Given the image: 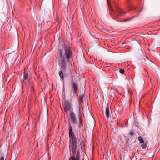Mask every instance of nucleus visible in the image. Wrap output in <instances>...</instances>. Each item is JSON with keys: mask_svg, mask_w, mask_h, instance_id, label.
Wrapping results in <instances>:
<instances>
[{"mask_svg": "<svg viewBox=\"0 0 160 160\" xmlns=\"http://www.w3.org/2000/svg\"><path fill=\"white\" fill-rule=\"evenodd\" d=\"M57 56L59 59V64L61 69V70L59 72V75L61 80L63 81L64 80V76H65L67 75L66 72L68 62H69L70 60L72 59V52L69 46H66L62 48L59 45Z\"/></svg>", "mask_w": 160, "mask_h": 160, "instance_id": "f257e3e1", "label": "nucleus"}, {"mask_svg": "<svg viewBox=\"0 0 160 160\" xmlns=\"http://www.w3.org/2000/svg\"><path fill=\"white\" fill-rule=\"evenodd\" d=\"M118 92V93L119 94H120V95L121 94V93H120L119 92Z\"/></svg>", "mask_w": 160, "mask_h": 160, "instance_id": "b1692460", "label": "nucleus"}, {"mask_svg": "<svg viewBox=\"0 0 160 160\" xmlns=\"http://www.w3.org/2000/svg\"><path fill=\"white\" fill-rule=\"evenodd\" d=\"M32 73L31 72L24 70L23 72V82L25 83H27V81L29 82L32 78Z\"/></svg>", "mask_w": 160, "mask_h": 160, "instance_id": "39448f33", "label": "nucleus"}, {"mask_svg": "<svg viewBox=\"0 0 160 160\" xmlns=\"http://www.w3.org/2000/svg\"><path fill=\"white\" fill-rule=\"evenodd\" d=\"M105 114L107 118H108L111 117V114L110 112L109 108L108 107H107L106 109Z\"/></svg>", "mask_w": 160, "mask_h": 160, "instance_id": "9d476101", "label": "nucleus"}, {"mask_svg": "<svg viewBox=\"0 0 160 160\" xmlns=\"http://www.w3.org/2000/svg\"><path fill=\"white\" fill-rule=\"evenodd\" d=\"M0 160H4V157H2L0 158Z\"/></svg>", "mask_w": 160, "mask_h": 160, "instance_id": "aec40b11", "label": "nucleus"}, {"mask_svg": "<svg viewBox=\"0 0 160 160\" xmlns=\"http://www.w3.org/2000/svg\"><path fill=\"white\" fill-rule=\"evenodd\" d=\"M141 57H142V58L143 57H144V56H143L142 55H141Z\"/></svg>", "mask_w": 160, "mask_h": 160, "instance_id": "5701e85b", "label": "nucleus"}, {"mask_svg": "<svg viewBox=\"0 0 160 160\" xmlns=\"http://www.w3.org/2000/svg\"><path fill=\"white\" fill-rule=\"evenodd\" d=\"M84 96V95L83 94H82L79 97L78 100L79 103L80 104L81 102H83V97Z\"/></svg>", "mask_w": 160, "mask_h": 160, "instance_id": "f8f14e48", "label": "nucleus"}, {"mask_svg": "<svg viewBox=\"0 0 160 160\" xmlns=\"http://www.w3.org/2000/svg\"><path fill=\"white\" fill-rule=\"evenodd\" d=\"M144 60L142 59H140V60L142 62L145 63L147 65H149L151 63V62H152V61L149 59L148 57H145V58H144Z\"/></svg>", "mask_w": 160, "mask_h": 160, "instance_id": "6e6552de", "label": "nucleus"}, {"mask_svg": "<svg viewBox=\"0 0 160 160\" xmlns=\"http://www.w3.org/2000/svg\"><path fill=\"white\" fill-rule=\"evenodd\" d=\"M116 96L115 92H111L110 95V102L111 100H113L114 98V97Z\"/></svg>", "mask_w": 160, "mask_h": 160, "instance_id": "9b49d317", "label": "nucleus"}, {"mask_svg": "<svg viewBox=\"0 0 160 160\" xmlns=\"http://www.w3.org/2000/svg\"><path fill=\"white\" fill-rule=\"evenodd\" d=\"M71 90L74 94L78 95L79 93V85L76 81H72L71 83Z\"/></svg>", "mask_w": 160, "mask_h": 160, "instance_id": "20e7f679", "label": "nucleus"}, {"mask_svg": "<svg viewBox=\"0 0 160 160\" xmlns=\"http://www.w3.org/2000/svg\"><path fill=\"white\" fill-rule=\"evenodd\" d=\"M141 147L142 149H145L147 148L146 142H142L141 145Z\"/></svg>", "mask_w": 160, "mask_h": 160, "instance_id": "ddd939ff", "label": "nucleus"}, {"mask_svg": "<svg viewBox=\"0 0 160 160\" xmlns=\"http://www.w3.org/2000/svg\"><path fill=\"white\" fill-rule=\"evenodd\" d=\"M138 139L139 142L141 143H142L144 142L143 139L142 138L141 136L138 137Z\"/></svg>", "mask_w": 160, "mask_h": 160, "instance_id": "dca6fc26", "label": "nucleus"}, {"mask_svg": "<svg viewBox=\"0 0 160 160\" xmlns=\"http://www.w3.org/2000/svg\"><path fill=\"white\" fill-rule=\"evenodd\" d=\"M119 138H120V140L121 141V142H123V140H122V137H121V136H120L119 137Z\"/></svg>", "mask_w": 160, "mask_h": 160, "instance_id": "6ab92c4d", "label": "nucleus"}, {"mask_svg": "<svg viewBox=\"0 0 160 160\" xmlns=\"http://www.w3.org/2000/svg\"><path fill=\"white\" fill-rule=\"evenodd\" d=\"M72 102L69 100L65 101L64 110L65 112H67L69 111H72Z\"/></svg>", "mask_w": 160, "mask_h": 160, "instance_id": "423d86ee", "label": "nucleus"}, {"mask_svg": "<svg viewBox=\"0 0 160 160\" xmlns=\"http://www.w3.org/2000/svg\"><path fill=\"white\" fill-rule=\"evenodd\" d=\"M130 0H127V3L129 11H131L135 8L134 6L130 3Z\"/></svg>", "mask_w": 160, "mask_h": 160, "instance_id": "1a4fd4ad", "label": "nucleus"}, {"mask_svg": "<svg viewBox=\"0 0 160 160\" xmlns=\"http://www.w3.org/2000/svg\"><path fill=\"white\" fill-rule=\"evenodd\" d=\"M120 72L122 73L123 74L124 72V70L123 69H121L119 70Z\"/></svg>", "mask_w": 160, "mask_h": 160, "instance_id": "a211bd4d", "label": "nucleus"}, {"mask_svg": "<svg viewBox=\"0 0 160 160\" xmlns=\"http://www.w3.org/2000/svg\"><path fill=\"white\" fill-rule=\"evenodd\" d=\"M107 67H109V66H107Z\"/></svg>", "mask_w": 160, "mask_h": 160, "instance_id": "393cba45", "label": "nucleus"}, {"mask_svg": "<svg viewBox=\"0 0 160 160\" xmlns=\"http://www.w3.org/2000/svg\"><path fill=\"white\" fill-rule=\"evenodd\" d=\"M57 57L56 56V61H57Z\"/></svg>", "mask_w": 160, "mask_h": 160, "instance_id": "4be33fe9", "label": "nucleus"}, {"mask_svg": "<svg viewBox=\"0 0 160 160\" xmlns=\"http://www.w3.org/2000/svg\"><path fill=\"white\" fill-rule=\"evenodd\" d=\"M135 134V133H134L133 131L131 130L129 132V134H128V135H130V137L131 138H133Z\"/></svg>", "mask_w": 160, "mask_h": 160, "instance_id": "4468645a", "label": "nucleus"}, {"mask_svg": "<svg viewBox=\"0 0 160 160\" xmlns=\"http://www.w3.org/2000/svg\"><path fill=\"white\" fill-rule=\"evenodd\" d=\"M80 145L81 146H82L81 147V149H82V147H83L84 148L85 147V144L83 141H82L81 142H80Z\"/></svg>", "mask_w": 160, "mask_h": 160, "instance_id": "f3484780", "label": "nucleus"}, {"mask_svg": "<svg viewBox=\"0 0 160 160\" xmlns=\"http://www.w3.org/2000/svg\"><path fill=\"white\" fill-rule=\"evenodd\" d=\"M131 19H126L125 20H124V21L125 22H126V21H129V20H130Z\"/></svg>", "mask_w": 160, "mask_h": 160, "instance_id": "412c9836", "label": "nucleus"}, {"mask_svg": "<svg viewBox=\"0 0 160 160\" xmlns=\"http://www.w3.org/2000/svg\"><path fill=\"white\" fill-rule=\"evenodd\" d=\"M79 127L80 128H81L82 127V122L81 119H79V122L78 123Z\"/></svg>", "mask_w": 160, "mask_h": 160, "instance_id": "2eb2a0df", "label": "nucleus"}, {"mask_svg": "<svg viewBox=\"0 0 160 160\" xmlns=\"http://www.w3.org/2000/svg\"><path fill=\"white\" fill-rule=\"evenodd\" d=\"M68 124L69 136L70 138L69 148L70 152L72 151V155L69 157V160H80V150H77V140L70 122Z\"/></svg>", "mask_w": 160, "mask_h": 160, "instance_id": "f03ea898", "label": "nucleus"}, {"mask_svg": "<svg viewBox=\"0 0 160 160\" xmlns=\"http://www.w3.org/2000/svg\"><path fill=\"white\" fill-rule=\"evenodd\" d=\"M76 115L74 112L71 111L70 113V120L72 123L76 124Z\"/></svg>", "mask_w": 160, "mask_h": 160, "instance_id": "0eeeda50", "label": "nucleus"}, {"mask_svg": "<svg viewBox=\"0 0 160 160\" xmlns=\"http://www.w3.org/2000/svg\"><path fill=\"white\" fill-rule=\"evenodd\" d=\"M109 10L110 14L112 18L114 19L123 16L125 13L120 8L117 6H116L115 9L114 10L111 7L110 8Z\"/></svg>", "mask_w": 160, "mask_h": 160, "instance_id": "7ed1b4c3", "label": "nucleus"}]
</instances>
